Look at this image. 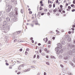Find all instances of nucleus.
I'll return each mask as SVG.
<instances>
[{
    "instance_id": "nucleus-37",
    "label": "nucleus",
    "mask_w": 75,
    "mask_h": 75,
    "mask_svg": "<svg viewBox=\"0 0 75 75\" xmlns=\"http://www.w3.org/2000/svg\"><path fill=\"white\" fill-rule=\"evenodd\" d=\"M46 57L47 58H49V56L48 55H47L46 56Z\"/></svg>"
},
{
    "instance_id": "nucleus-51",
    "label": "nucleus",
    "mask_w": 75,
    "mask_h": 75,
    "mask_svg": "<svg viewBox=\"0 0 75 75\" xmlns=\"http://www.w3.org/2000/svg\"><path fill=\"white\" fill-rule=\"evenodd\" d=\"M45 51H47V48H45L44 50Z\"/></svg>"
},
{
    "instance_id": "nucleus-24",
    "label": "nucleus",
    "mask_w": 75,
    "mask_h": 75,
    "mask_svg": "<svg viewBox=\"0 0 75 75\" xmlns=\"http://www.w3.org/2000/svg\"><path fill=\"white\" fill-rule=\"evenodd\" d=\"M51 7H52V4H50L49 5V8H51Z\"/></svg>"
},
{
    "instance_id": "nucleus-47",
    "label": "nucleus",
    "mask_w": 75,
    "mask_h": 75,
    "mask_svg": "<svg viewBox=\"0 0 75 75\" xmlns=\"http://www.w3.org/2000/svg\"><path fill=\"white\" fill-rule=\"evenodd\" d=\"M50 3L51 4H52V3H53V1H50Z\"/></svg>"
},
{
    "instance_id": "nucleus-56",
    "label": "nucleus",
    "mask_w": 75,
    "mask_h": 75,
    "mask_svg": "<svg viewBox=\"0 0 75 75\" xmlns=\"http://www.w3.org/2000/svg\"><path fill=\"white\" fill-rule=\"evenodd\" d=\"M23 51V49L21 48V49H20V51Z\"/></svg>"
},
{
    "instance_id": "nucleus-20",
    "label": "nucleus",
    "mask_w": 75,
    "mask_h": 75,
    "mask_svg": "<svg viewBox=\"0 0 75 75\" xmlns=\"http://www.w3.org/2000/svg\"><path fill=\"white\" fill-rule=\"evenodd\" d=\"M21 12L22 14H23V13H24V11L23 9H21Z\"/></svg>"
},
{
    "instance_id": "nucleus-31",
    "label": "nucleus",
    "mask_w": 75,
    "mask_h": 75,
    "mask_svg": "<svg viewBox=\"0 0 75 75\" xmlns=\"http://www.w3.org/2000/svg\"><path fill=\"white\" fill-rule=\"evenodd\" d=\"M71 7H74V4H72L71 5Z\"/></svg>"
},
{
    "instance_id": "nucleus-48",
    "label": "nucleus",
    "mask_w": 75,
    "mask_h": 75,
    "mask_svg": "<svg viewBox=\"0 0 75 75\" xmlns=\"http://www.w3.org/2000/svg\"><path fill=\"white\" fill-rule=\"evenodd\" d=\"M71 30H72L73 31H74V30H75V29L74 28H72Z\"/></svg>"
},
{
    "instance_id": "nucleus-1",
    "label": "nucleus",
    "mask_w": 75,
    "mask_h": 75,
    "mask_svg": "<svg viewBox=\"0 0 75 75\" xmlns=\"http://www.w3.org/2000/svg\"><path fill=\"white\" fill-rule=\"evenodd\" d=\"M4 25H3L2 28V30L4 31H6V30H8L10 28L8 26H7L5 28V25H7V21H5L3 22Z\"/></svg>"
},
{
    "instance_id": "nucleus-34",
    "label": "nucleus",
    "mask_w": 75,
    "mask_h": 75,
    "mask_svg": "<svg viewBox=\"0 0 75 75\" xmlns=\"http://www.w3.org/2000/svg\"><path fill=\"white\" fill-rule=\"evenodd\" d=\"M55 7V4H53V7L54 8Z\"/></svg>"
},
{
    "instance_id": "nucleus-10",
    "label": "nucleus",
    "mask_w": 75,
    "mask_h": 75,
    "mask_svg": "<svg viewBox=\"0 0 75 75\" xmlns=\"http://www.w3.org/2000/svg\"><path fill=\"white\" fill-rule=\"evenodd\" d=\"M17 12V9L16 8H15V11H14V12H13V14L14 13L17 14V13H18Z\"/></svg>"
},
{
    "instance_id": "nucleus-64",
    "label": "nucleus",
    "mask_w": 75,
    "mask_h": 75,
    "mask_svg": "<svg viewBox=\"0 0 75 75\" xmlns=\"http://www.w3.org/2000/svg\"><path fill=\"white\" fill-rule=\"evenodd\" d=\"M44 75H47V74H46V73L45 72H44Z\"/></svg>"
},
{
    "instance_id": "nucleus-38",
    "label": "nucleus",
    "mask_w": 75,
    "mask_h": 75,
    "mask_svg": "<svg viewBox=\"0 0 75 75\" xmlns=\"http://www.w3.org/2000/svg\"><path fill=\"white\" fill-rule=\"evenodd\" d=\"M2 14V11H0V16Z\"/></svg>"
},
{
    "instance_id": "nucleus-25",
    "label": "nucleus",
    "mask_w": 75,
    "mask_h": 75,
    "mask_svg": "<svg viewBox=\"0 0 75 75\" xmlns=\"http://www.w3.org/2000/svg\"><path fill=\"white\" fill-rule=\"evenodd\" d=\"M40 11H41V10H42V9H43V8H41V7L40 6Z\"/></svg>"
},
{
    "instance_id": "nucleus-58",
    "label": "nucleus",
    "mask_w": 75,
    "mask_h": 75,
    "mask_svg": "<svg viewBox=\"0 0 75 75\" xmlns=\"http://www.w3.org/2000/svg\"><path fill=\"white\" fill-rule=\"evenodd\" d=\"M68 33L69 34H71V31H69Z\"/></svg>"
},
{
    "instance_id": "nucleus-46",
    "label": "nucleus",
    "mask_w": 75,
    "mask_h": 75,
    "mask_svg": "<svg viewBox=\"0 0 75 75\" xmlns=\"http://www.w3.org/2000/svg\"><path fill=\"white\" fill-rule=\"evenodd\" d=\"M6 65H9V64H8V63H6Z\"/></svg>"
},
{
    "instance_id": "nucleus-28",
    "label": "nucleus",
    "mask_w": 75,
    "mask_h": 75,
    "mask_svg": "<svg viewBox=\"0 0 75 75\" xmlns=\"http://www.w3.org/2000/svg\"><path fill=\"white\" fill-rule=\"evenodd\" d=\"M54 9V8H53V9H52L51 10H50L49 11L50 13H52V10H53V9Z\"/></svg>"
},
{
    "instance_id": "nucleus-12",
    "label": "nucleus",
    "mask_w": 75,
    "mask_h": 75,
    "mask_svg": "<svg viewBox=\"0 0 75 75\" xmlns=\"http://www.w3.org/2000/svg\"><path fill=\"white\" fill-rule=\"evenodd\" d=\"M2 17L4 19H5V18H6V17H6V15H3L2 16Z\"/></svg>"
},
{
    "instance_id": "nucleus-61",
    "label": "nucleus",
    "mask_w": 75,
    "mask_h": 75,
    "mask_svg": "<svg viewBox=\"0 0 75 75\" xmlns=\"http://www.w3.org/2000/svg\"><path fill=\"white\" fill-rule=\"evenodd\" d=\"M33 37H31V38H30V40H33Z\"/></svg>"
},
{
    "instance_id": "nucleus-33",
    "label": "nucleus",
    "mask_w": 75,
    "mask_h": 75,
    "mask_svg": "<svg viewBox=\"0 0 75 75\" xmlns=\"http://www.w3.org/2000/svg\"><path fill=\"white\" fill-rule=\"evenodd\" d=\"M48 44H51V41H48Z\"/></svg>"
},
{
    "instance_id": "nucleus-6",
    "label": "nucleus",
    "mask_w": 75,
    "mask_h": 75,
    "mask_svg": "<svg viewBox=\"0 0 75 75\" xmlns=\"http://www.w3.org/2000/svg\"><path fill=\"white\" fill-rule=\"evenodd\" d=\"M69 56H67L66 57H65L64 58V59H65V60L68 59H69Z\"/></svg>"
},
{
    "instance_id": "nucleus-17",
    "label": "nucleus",
    "mask_w": 75,
    "mask_h": 75,
    "mask_svg": "<svg viewBox=\"0 0 75 75\" xmlns=\"http://www.w3.org/2000/svg\"><path fill=\"white\" fill-rule=\"evenodd\" d=\"M41 14V12H39L38 14V16H39V17H41V15H40Z\"/></svg>"
},
{
    "instance_id": "nucleus-42",
    "label": "nucleus",
    "mask_w": 75,
    "mask_h": 75,
    "mask_svg": "<svg viewBox=\"0 0 75 75\" xmlns=\"http://www.w3.org/2000/svg\"><path fill=\"white\" fill-rule=\"evenodd\" d=\"M46 64H47V65H50V64H49V63L48 62H46Z\"/></svg>"
},
{
    "instance_id": "nucleus-22",
    "label": "nucleus",
    "mask_w": 75,
    "mask_h": 75,
    "mask_svg": "<svg viewBox=\"0 0 75 75\" xmlns=\"http://www.w3.org/2000/svg\"><path fill=\"white\" fill-rule=\"evenodd\" d=\"M51 58H53V59H56V58L54 56H51Z\"/></svg>"
},
{
    "instance_id": "nucleus-63",
    "label": "nucleus",
    "mask_w": 75,
    "mask_h": 75,
    "mask_svg": "<svg viewBox=\"0 0 75 75\" xmlns=\"http://www.w3.org/2000/svg\"><path fill=\"white\" fill-rule=\"evenodd\" d=\"M73 61V62H75V59H73V60H72Z\"/></svg>"
},
{
    "instance_id": "nucleus-5",
    "label": "nucleus",
    "mask_w": 75,
    "mask_h": 75,
    "mask_svg": "<svg viewBox=\"0 0 75 75\" xmlns=\"http://www.w3.org/2000/svg\"><path fill=\"white\" fill-rule=\"evenodd\" d=\"M6 20L7 21H10V18L8 16L6 17Z\"/></svg>"
},
{
    "instance_id": "nucleus-9",
    "label": "nucleus",
    "mask_w": 75,
    "mask_h": 75,
    "mask_svg": "<svg viewBox=\"0 0 75 75\" xmlns=\"http://www.w3.org/2000/svg\"><path fill=\"white\" fill-rule=\"evenodd\" d=\"M35 25H40V24H38V21H35Z\"/></svg>"
},
{
    "instance_id": "nucleus-59",
    "label": "nucleus",
    "mask_w": 75,
    "mask_h": 75,
    "mask_svg": "<svg viewBox=\"0 0 75 75\" xmlns=\"http://www.w3.org/2000/svg\"><path fill=\"white\" fill-rule=\"evenodd\" d=\"M15 1V0H11V2H14Z\"/></svg>"
},
{
    "instance_id": "nucleus-23",
    "label": "nucleus",
    "mask_w": 75,
    "mask_h": 75,
    "mask_svg": "<svg viewBox=\"0 0 75 75\" xmlns=\"http://www.w3.org/2000/svg\"><path fill=\"white\" fill-rule=\"evenodd\" d=\"M15 33H17V34H18L20 33V31H18V32H16V33H15Z\"/></svg>"
},
{
    "instance_id": "nucleus-55",
    "label": "nucleus",
    "mask_w": 75,
    "mask_h": 75,
    "mask_svg": "<svg viewBox=\"0 0 75 75\" xmlns=\"http://www.w3.org/2000/svg\"><path fill=\"white\" fill-rule=\"evenodd\" d=\"M40 4H42V1H40Z\"/></svg>"
},
{
    "instance_id": "nucleus-41",
    "label": "nucleus",
    "mask_w": 75,
    "mask_h": 75,
    "mask_svg": "<svg viewBox=\"0 0 75 75\" xmlns=\"http://www.w3.org/2000/svg\"><path fill=\"white\" fill-rule=\"evenodd\" d=\"M53 12H54V13H55V12H57V11H56V9H54L53 10Z\"/></svg>"
},
{
    "instance_id": "nucleus-16",
    "label": "nucleus",
    "mask_w": 75,
    "mask_h": 75,
    "mask_svg": "<svg viewBox=\"0 0 75 75\" xmlns=\"http://www.w3.org/2000/svg\"><path fill=\"white\" fill-rule=\"evenodd\" d=\"M69 55H72V51L71 50H70L69 52Z\"/></svg>"
},
{
    "instance_id": "nucleus-57",
    "label": "nucleus",
    "mask_w": 75,
    "mask_h": 75,
    "mask_svg": "<svg viewBox=\"0 0 75 75\" xmlns=\"http://www.w3.org/2000/svg\"><path fill=\"white\" fill-rule=\"evenodd\" d=\"M68 6V3H66V6Z\"/></svg>"
},
{
    "instance_id": "nucleus-2",
    "label": "nucleus",
    "mask_w": 75,
    "mask_h": 75,
    "mask_svg": "<svg viewBox=\"0 0 75 75\" xmlns=\"http://www.w3.org/2000/svg\"><path fill=\"white\" fill-rule=\"evenodd\" d=\"M55 50L57 52V54H59V53H61L62 51V50H59V48H58V47H57L55 49Z\"/></svg>"
},
{
    "instance_id": "nucleus-15",
    "label": "nucleus",
    "mask_w": 75,
    "mask_h": 75,
    "mask_svg": "<svg viewBox=\"0 0 75 75\" xmlns=\"http://www.w3.org/2000/svg\"><path fill=\"white\" fill-rule=\"evenodd\" d=\"M10 9L9 8H7L6 9V12L7 13H9V12H10Z\"/></svg>"
},
{
    "instance_id": "nucleus-40",
    "label": "nucleus",
    "mask_w": 75,
    "mask_h": 75,
    "mask_svg": "<svg viewBox=\"0 0 75 75\" xmlns=\"http://www.w3.org/2000/svg\"><path fill=\"white\" fill-rule=\"evenodd\" d=\"M17 41V40H16V39L14 40L13 41L14 42H16V41Z\"/></svg>"
},
{
    "instance_id": "nucleus-30",
    "label": "nucleus",
    "mask_w": 75,
    "mask_h": 75,
    "mask_svg": "<svg viewBox=\"0 0 75 75\" xmlns=\"http://www.w3.org/2000/svg\"><path fill=\"white\" fill-rule=\"evenodd\" d=\"M39 52L40 53H41V52H42V50H41V49H40L39 50Z\"/></svg>"
},
{
    "instance_id": "nucleus-36",
    "label": "nucleus",
    "mask_w": 75,
    "mask_h": 75,
    "mask_svg": "<svg viewBox=\"0 0 75 75\" xmlns=\"http://www.w3.org/2000/svg\"><path fill=\"white\" fill-rule=\"evenodd\" d=\"M68 8L69 9H71V6H68Z\"/></svg>"
},
{
    "instance_id": "nucleus-13",
    "label": "nucleus",
    "mask_w": 75,
    "mask_h": 75,
    "mask_svg": "<svg viewBox=\"0 0 75 75\" xmlns=\"http://www.w3.org/2000/svg\"><path fill=\"white\" fill-rule=\"evenodd\" d=\"M3 33H2V34H4V36H5V35H6V33H7V32H6L5 31H3Z\"/></svg>"
},
{
    "instance_id": "nucleus-4",
    "label": "nucleus",
    "mask_w": 75,
    "mask_h": 75,
    "mask_svg": "<svg viewBox=\"0 0 75 75\" xmlns=\"http://www.w3.org/2000/svg\"><path fill=\"white\" fill-rule=\"evenodd\" d=\"M62 45L59 43H58L57 44V46L58 47H58V48H59H59L60 49H61V48H62Z\"/></svg>"
},
{
    "instance_id": "nucleus-11",
    "label": "nucleus",
    "mask_w": 75,
    "mask_h": 75,
    "mask_svg": "<svg viewBox=\"0 0 75 75\" xmlns=\"http://www.w3.org/2000/svg\"><path fill=\"white\" fill-rule=\"evenodd\" d=\"M17 14H18V13H15V14L13 15V17L15 18H16V17H17Z\"/></svg>"
},
{
    "instance_id": "nucleus-26",
    "label": "nucleus",
    "mask_w": 75,
    "mask_h": 75,
    "mask_svg": "<svg viewBox=\"0 0 75 75\" xmlns=\"http://www.w3.org/2000/svg\"><path fill=\"white\" fill-rule=\"evenodd\" d=\"M30 69H28L26 70V72H28V71H30Z\"/></svg>"
},
{
    "instance_id": "nucleus-54",
    "label": "nucleus",
    "mask_w": 75,
    "mask_h": 75,
    "mask_svg": "<svg viewBox=\"0 0 75 75\" xmlns=\"http://www.w3.org/2000/svg\"><path fill=\"white\" fill-rule=\"evenodd\" d=\"M44 14V13H42L41 14V16H43Z\"/></svg>"
},
{
    "instance_id": "nucleus-19",
    "label": "nucleus",
    "mask_w": 75,
    "mask_h": 75,
    "mask_svg": "<svg viewBox=\"0 0 75 75\" xmlns=\"http://www.w3.org/2000/svg\"><path fill=\"white\" fill-rule=\"evenodd\" d=\"M67 40L69 42H70L71 41V38H68L67 39Z\"/></svg>"
},
{
    "instance_id": "nucleus-8",
    "label": "nucleus",
    "mask_w": 75,
    "mask_h": 75,
    "mask_svg": "<svg viewBox=\"0 0 75 75\" xmlns=\"http://www.w3.org/2000/svg\"><path fill=\"white\" fill-rule=\"evenodd\" d=\"M9 16H10L11 17H13V12L10 13Z\"/></svg>"
},
{
    "instance_id": "nucleus-50",
    "label": "nucleus",
    "mask_w": 75,
    "mask_h": 75,
    "mask_svg": "<svg viewBox=\"0 0 75 75\" xmlns=\"http://www.w3.org/2000/svg\"><path fill=\"white\" fill-rule=\"evenodd\" d=\"M32 11H30L29 12V14H32Z\"/></svg>"
},
{
    "instance_id": "nucleus-14",
    "label": "nucleus",
    "mask_w": 75,
    "mask_h": 75,
    "mask_svg": "<svg viewBox=\"0 0 75 75\" xmlns=\"http://www.w3.org/2000/svg\"><path fill=\"white\" fill-rule=\"evenodd\" d=\"M8 8H9V9L11 10V9L12 8V6L11 5L9 6H8Z\"/></svg>"
},
{
    "instance_id": "nucleus-53",
    "label": "nucleus",
    "mask_w": 75,
    "mask_h": 75,
    "mask_svg": "<svg viewBox=\"0 0 75 75\" xmlns=\"http://www.w3.org/2000/svg\"><path fill=\"white\" fill-rule=\"evenodd\" d=\"M72 27H73V28H74V27H75V25H72Z\"/></svg>"
},
{
    "instance_id": "nucleus-39",
    "label": "nucleus",
    "mask_w": 75,
    "mask_h": 75,
    "mask_svg": "<svg viewBox=\"0 0 75 75\" xmlns=\"http://www.w3.org/2000/svg\"><path fill=\"white\" fill-rule=\"evenodd\" d=\"M35 57H36V55L35 54L33 56V58H35Z\"/></svg>"
},
{
    "instance_id": "nucleus-3",
    "label": "nucleus",
    "mask_w": 75,
    "mask_h": 75,
    "mask_svg": "<svg viewBox=\"0 0 75 75\" xmlns=\"http://www.w3.org/2000/svg\"><path fill=\"white\" fill-rule=\"evenodd\" d=\"M67 46L68 47H70L71 49H72V48H75V45H72L71 43H69L67 44Z\"/></svg>"
},
{
    "instance_id": "nucleus-7",
    "label": "nucleus",
    "mask_w": 75,
    "mask_h": 75,
    "mask_svg": "<svg viewBox=\"0 0 75 75\" xmlns=\"http://www.w3.org/2000/svg\"><path fill=\"white\" fill-rule=\"evenodd\" d=\"M61 44L62 45H64L65 44V41H62L61 42Z\"/></svg>"
},
{
    "instance_id": "nucleus-60",
    "label": "nucleus",
    "mask_w": 75,
    "mask_h": 75,
    "mask_svg": "<svg viewBox=\"0 0 75 75\" xmlns=\"http://www.w3.org/2000/svg\"><path fill=\"white\" fill-rule=\"evenodd\" d=\"M73 42L74 44H75V40H73Z\"/></svg>"
},
{
    "instance_id": "nucleus-21",
    "label": "nucleus",
    "mask_w": 75,
    "mask_h": 75,
    "mask_svg": "<svg viewBox=\"0 0 75 75\" xmlns=\"http://www.w3.org/2000/svg\"><path fill=\"white\" fill-rule=\"evenodd\" d=\"M72 52H73V53H75V49H74L72 50Z\"/></svg>"
},
{
    "instance_id": "nucleus-49",
    "label": "nucleus",
    "mask_w": 75,
    "mask_h": 75,
    "mask_svg": "<svg viewBox=\"0 0 75 75\" xmlns=\"http://www.w3.org/2000/svg\"><path fill=\"white\" fill-rule=\"evenodd\" d=\"M56 3H58V0H56Z\"/></svg>"
},
{
    "instance_id": "nucleus-52",
    "label": "nucleus",
    "mask_w": 75,
    "mask_h": 75,
    "mask_svg": "<svg viewBox=\"0 0 75 75\" xmlns=\"http://www.w3.org/2000/svg\"><path fill=\"white\" fill-rule=\"evenodd\" d=\"M59 13L61 12V9H59Z\"/></svg>"
},
{
    "instance_id": "nucleus-35",
    "label": "nucleus",
    "mask_w": 75,
    "mask_h": 75,
    "mask_svg": "<svg viewBox=\"0 0 75 75\" xmlns=\"http://www.w3.org/2000/svg\"><path fill=\"white\" fill-rule=\"evenodd\" d=\"M75 11V9H72V10H71V11L72 12H74V11Z\"/></svg>"
},
{
    "instance_id": "nucleus-32",
    "label": "nucleus",
    "mask_w": 75,
    "mask_h": 75,
    "mask_svg": "<svg viewBox=\"0 0 75 75\" xmlns=\"http://www.w3.org/2000/svg\"><path fill=\"white\" fill-rule=\"evenodd\" d=\"M28 54V52H25V54L27 55Z\"/></svg>"
},
{
    "instance_id": "nucleus-44",
    "label": "nucleus",
    "mask_w": 75,
    "mask_h": 75,
    "mask_svg": "<svg viewBox=\"0 0 75 75\" xmlns=\"http://www.w3.org/2000/svg\"><path fill=\"white\" fill-rule=\"evenodd\" d=\"M63 6L62 5H60V8H62Z\"/></svg>"
},
{
    "instance_id": "nucleus-27",
    "label": "nucleus",
    "mask_w": 75,
    "mask_h": 75,
    "mask_svg": "<svg viewBox=\"0 0 75 75\" xmlns=\"http://www.w3.org/2000/svg\"><path fill=\"white\" fill-rule=\"evenodd\" d=\"M65 37H66V38H68L69 37V35H67Z\"/></svg>"
},
{
    "instance_id": "nucleus-45",
    "label": "nucleus",
    "mask_w": 75,
    "mask_h": 75,
    "mask_svg": "<svg viewBox=\"0 0 75 75\" xmlns=\"http://www.w3.org/2000/svg\"><path fill=\"white\" fill-rule=\"evenodd\" d=\"M29 50H30V49H28V48H27V49H26V51H29Z\"/></svg>"
},
{
    "instance_id": "nucleus-18",
    "label": "nucleus",
    "mask_w": 75,
    "mask_h": 75,
    "mask_svg": "<svg viewBox=\"0 0 75 75\" xmlns=\"http://www.w3.org/2000/svg\"><path fill=\"white\" fill-rule=\"evenodd\" d=\"M30 25L32 27H34V23H30Z\"/></svg>"
},
{
    "instance_id": "nucleus-43",
    "label": "nucleus",
    "mask_w": 75,
    "mask_h": 75,
    "mask_svg": "<svg viewBox=\"0 0 75 75\" xmlns=\"http://www.w3.org/2000/svg\"><path fill=\"white\" fill-rule=\"evenodd\" d=\"M73 4H75V0H73Z\"/></svg>"
},
{
    "instance_id": "nucleus-62",
    "label": "nucleus",
    "mask_w": 75,
    "mask_h": 75,
    "mask_svg": "<svg viewBox=\"0 0 75 75\" xmlns=\"http://www.w3.org/2000/svg\"><path fill=\"white\" fill-rule=\"evenodd\" d=\"M67 11H70V9H69V8H67Z\"/></svg>"
},
{
    "instance_id": "nucleus-29",
    "label": "nucleus",
    "mask_w": 75,
    "mask_h": 75,
    "mask_svg": "<svg viewBox=\"0 0 75 75\" xmlns=\"http://www.w3.org/2000/svg\"><path fill=\"white\" fill-rule=\"evenodd\" d=\"M37 58H38V59H39V58H40V56H39V55H37Z\"/></svg>"
}]
</instances>
